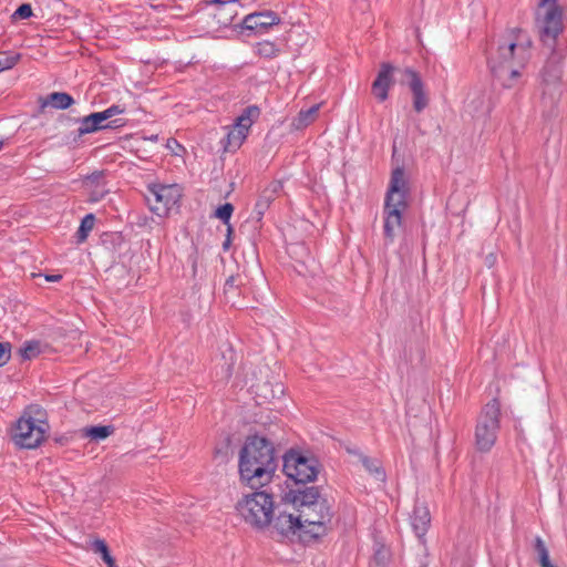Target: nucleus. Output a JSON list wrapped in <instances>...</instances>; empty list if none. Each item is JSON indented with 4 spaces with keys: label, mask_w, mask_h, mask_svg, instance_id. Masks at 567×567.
Here are the masks:
<instances>
[{
    "label": "nucleus",
    "mask_w": 567,
    "mask_h": 567,
    "mask_svg": "<svg viewBox=\"0 0 567 567\" xmlns=\"http://www.w3.org/2000/svg\"><path fill=\"white\" fill-rule=\"evenodd\" d=\"M530 37L520 28H511L494 37L486 50L494 81L504 89L519 85L530 60Z\"/></svg>",
    "instance_id": "nucleus-1"
},
{
    "label": "nucleus",
    "mask_w": 567,
    "mask_h": 567,
    "mask_svg": "<svg viewBox=\"0 0 567 567\" xmlns=\"http://www.w3.org/2000/svg\"><path fill=\"white\" fill-rule=\"evenodd\" d=\"M240 481L254 489L269 484L277 468L275 449L268 440L249 436L239 452Z\"/></svg>",
    "instance_id": "nucleus-2"
},
{
    "label": "nucleus",
    "mask_w": 567,
    "mask_h": 567,
    "mask_svg": "<svg viewBox=\"0 0 567 567\" xmlns=\"http://www.w3.org/2000/svg\"><path fill=\"white\" fill-rule=\"evenodd\" d=\"M406 183L401 167L392 172L384 204L383 234L385 244H392L402 226V214L406 209Z\"/></svg>",
    "instance_id": "nucleus-3"
},
{
    "label": "nucleus",
    "mask_w": 567,
    "mask_h": 567,
    "mask_svg": "<svg viewBox=\"0 0 567 567\" xmlns=\"http://www.w3.org/2000/svg\"><path fill=\"white\" fill-rule=\"evenodd\" d=\"M48 431L45 410L38 404H30L17 421L12 440L22 449H35L44 441Z\"/></svg>",
    "instance_id": "nucleus-4"
},
{
    "label": "nucleus",
    "mask_w": 567,
    "mask_h": 567,
    "mask_svg": "<svg viewBox=\"0 0 567 567\" xmlns=\"http://www.w3.org/2000/svg\"><path fill=\"white\" fill-rule=\"evenodd\" d=\"M563 56L553 52L539 72L542 105L545 112L553 113L563 95Z\"/></svg>",
    "instance_id": "nucleus-5"
},
{
    "label": "nucleus",
    "mask_w": 567,
    "mask_h": 567,
    "mask_svg": "<svg viewBox=\"0 0 567 567\" xmlns=\"http://www.w3.org/2000/svg\"><path fill=\"white\" fill-rule=\"evenodd\" d=\"M300 520V540L308 543L326 536L331 528L332 513L329 503L316 504L315 507L296 509Z\"/></svg>",
    "instance_id": "nucleus-6"
},
{
    "label": "nucleus",
    "mask_w": 567,
    "mask_h": 567,
    "mask_svg": "<svg viewBox=\"0 0 567 567\" xmlns=\"http://www.w3.org/2000/svg\"><path fill=\"white\" fill-rule=\"evenodd\" d=\"M237 509L248 524L262 529L270 525L275 513L272 496L266 491L255 492L246 495L237 504Z\"/></svg>",
    "instance_id": "nucleus-7"
},
{
    "label": "nucleus",
    "mask_w": 567,
    "mask_h": 567,
    "mask_svg": "<svg viewBox=\"0 0 567 567\" xmlns=\"http://www.w3.org/2000/svg\"><path fill=\"white\" fill-rule=\"evenodd\" d=\"M499 402L493 399L484 406L475 429V444L481 452H488L495 444L499 429Z\"/></svg>",
    "instance_id": "nucleus-8"
},
{
    "label": "nucleus",
    "mask_w": 567,
    "mask_h": 567,
    "mask_svg": "<svg viewBox=\"0 0 567 567\" xmlns=\"http://www.w3.org/2000/svg\"><path fill=\"white\" fill-rule=\"evenodd\" d=\"M536 14L542 41L553 47L557 35L563 31L561 11L557 0H540Z\"/></svg>",
    "instance_id": "nucleus-9"
},
{
    "label": "nucleus",
    "mask_w": 567,
    "mask_h": 567,
    "mask_svg": "<svg viewBox=\"0 0 567 567\" xmlns=\"http://www.w3.org/2000/svg\"><path fill=\"white\" fill-rule=\"evenodd\" d=\"M284 472L297 484H306L317 478L318 461L291 450L284 456Z\"/></svg>",
    "instance_id": "nucleus-10"
},
{
    "label": "nucleus",
    "mask_w": 567,
    "mask_h": 567,
    "mask_svg": "<svg viewBox=\"0 0 567 567\" xmlns=\"http://www.w3.org/2000/svg\"><path fill=\"white\" fill-rule=\"evenodd\" d=\"M182 198V189L176 184L152 185L148 187L146 200L150 208L157 216H166L172 209L178 208Z\"/></svg>",
    "instance_id": "nucleus-11"
},
{
    "label": "nucleus",
    "mask_w": 567,
    "mask_h": 567,
    "mask_svg": "<svg viewBox=\"0 0 567 567\" xmlns=\"http://www.w3.org/2000/svg\"><path fill=\"white\" fill-rule=\"evenodd\" d=\"M272 533L287 537L297 535L300 538L301 528L295 505L282 504L275 507L270 525Z\"/></svg>",
    "instance_id": "nucleus-12"
},
{
    "label": "nucleus",
    "mask_w": 567,
    "mask_h": 567,
    "mask_svg": "<svg viewBox=\"0 0 567 567\" xmlns=\"http://www.w3.org/2000/svg\"><path fill=\"white\" fill-rule=\"evenodd\" d=\"M400 83L408 85L413 96V109L415 112L421 113L424 111L430 102L429 95L425 92L424 83L420 74L411 68L402 70V78Z\"/></svg>",
    "instance_id": "nucleus-13"
},
{
    "label": "nucleus",
    "mask_w": 567,
    "mask_h": 567,
    "mask_svg": "<svg viewBox=\"0 0 567 567\" xmlns=\"http://www.w3.org/2000/svg\"><path fill=\"white\" fill-rule=\"evenodd\" d=\"M107 118L102 112L91 113L87 116H84L79 120L80 126L78 128L79 136L94 133L105 128H115L124 125V122L121 118L111 120L106 122Z\"/></svg>",
    "instance_id": "nucleus-14"
},
{
    "label": "nucleus",
    "mask_w": 567,
    "mask_h": 567,
    "mask_svg": "<svg viewBox=\"0 0 567 567\" xmlns=\"http://www.w3.org/2000/svg\"><path fill=\"white\" fill-rule=\"evenodd\" d=\"M396 69L389 62L380 64V70L372 83V94L379 102H384L389 97V90L394 84L393 72Z\"/></svg>",
    "instance_id": "nucleus-15"
},
{
    "label": "nucleus",
    "mask_w": 567,
    "mask_h": 567,
    "mask_svg": "<svg viewBox=\"0 0 567 567\" xmlns=\"http://www.w3.org/2000/svg\"><path fill=\"white\" fill-rule=\"evenodd\" d=\"M282 185L278 181L271 182L267 187L262 189L260 193L254 209V218L257 221H261L265 213L270 207L271 203L276 199L277 195L281 190Z\"/></svg>",
    "instance_id": "nucleus-16"
},
{
    "label": "nucleus",
    "mask_w": 567,
    "mask_h": 567,
    "mask_svg": "<svg viewBox=\"0 0 567 567\" xmlns=\"http://www.w3.org/2000/svg\"><path fill=\"white\" fill-rule=\"evenodd\" d=\"M83 186L90 195V202L93 203L103 199L104 196L109 193V189L105 187L104 173L100 171L87 175L83 179Z\"/></svg>",
    "instance_id": "nucleus-17"
},
{
    "label": "nucleus",
    "mask_w": 567,
    "mask_h": 567,
    "mask_svg": "<svg viewBox=\"0 0 567 567\" xmlns=\"http://www.w3.org/2000/svg\"><path fill=\"white\" fill-rule=\"evenodd\" d=\"M280 22V18L274 11L250 13L244 19V28L248 30L267 29Z\"/></svg>",
    "instance_id": "nucleus-18"
},
{
    "label": "nucleus",
    "mask_w": 567,
    "mask_h": 567,
    "mask_svg": "<svg viewBox=\"0 0 567 567\" xmlns=\"http://www.w3.org/2000/svg\"><path fill=\"white\" fill-rule=\"evenodd\" d=\"M411 525L419 538H422L426 534L431 525V514L425 504L415 503L411 516Z\"/></svg>",
    "instance_id": "nucleus-19"
},
{
    "label": "nucleus",
    "mask_w": 567,
    "mask_h": 567,
    "mask_svg": "<svg viewBox=\"0 0 567 567\" xmlns=\"http://www.w3.org/2000/svg\"><path fill=\"white\" fill-rule=\"evenodd\" d=\"M251 389L257 398L261 400L260 403L270 402L284 395V385L279 382L272 383L270 381L258 382L251 385Z\"/></svg>",
    "instance_id": "nucleus-20"
},
{
    "label": "nucleus",
    "mask_w": 567,
    "mask_h": 567,
    "mask_svg": "<svg viewBox=\"0 0 567 567\" xmlns=\"http://www.w3.org/2000/svg\"><path fill=\"white\" fill-rule=\"evenodd\" d=\"M328 503L327 499L320 497V492L317 486H306L298 489L293 496V504L298 506L297 509L309 506L315 507L316 504Z\"/></svg>",
    "instance_id": "nucleus-21"
},
{
    "label": "nucleus",
    "mask_w": 567,
    "mask_h": 567,
    "mask_svg": "<svg viewBox=\"0 0 567 567\" xmlns=\"http://www.w3.org/2000/svg\"><path fill=\"white\" fill-rule=\"evenodd\" d=\"M320 110V104H315L308 110H300L297 116H295L290 123V126L295 131H301L312 124Z\"/></svg>",
    "instance_id": "nucleus-22"
},
{
    "label": "nucleus",
    "mask_w": 567,
    "mask_h": 567,
    "mask_svg": "<svg viewBox=\"0 0 567 567\" xmlns=\"http://www.w3.org/2000/svg\"><path fill=\"white\" fill-rule=\"evenodd\" d=\"M74 104L73 97L65 92L50 93L42 102V106L50 105L56 110H66Z\"/></svg>",
    "instance_id": "nucleus-23"
},
{
    "label": "nucleus",
    "mask_w": 567,
    "mask_h": 567,
    "mask_svg": "<svg viewBox=\"0 0 567 567\" xmlns=\"http://www.w3.org/2000/svg\"><path fill=\"white\" fill-rule=\"evenodd\" d=\"M260 115V110L256 105L247 106L243 113L236 118L235 124L248 134L249 128Z\"/></svg>",
    "instance_id": "nucleus-24"
},
{
    "label": "nucleus",
    "mask_w": 567,
    "mask_h": 567,
    "mask_svg": "<svg viewBox=\"0 0 567 567\" xmlns=\"http://www.w3.org/2000/svg\"><path fill=\"white\" fill-rule=\"evenodd\" d=\"M247 133L240 127L233 125L226 136L225 148L228 151H235L241 146L247 137Z\"/></svg>",
    "instance_id": "nucleus-25"
},
{
    "label": "nucleus",
    "mask_w": 567,
    "mask_h": 567,
    "mask_svg": "<svg viewBox=\"0 0 567 567\" xmlns=\"http://www.w3.org/2000/svg\"><path fill=\"white\" fill-rule=\"evenodd\" d=\"M114 427L112 425H94L82 429V435L95 441L104 440L113 434Z\"/></svg>",
    "instance_id": "nucleus-26"
},
{
    "label": "nucleus",
    "mask_w": 567,
    "mask_h": 567,
    "mask_svg": "<svg viewBox=\"0 0 567 567\" xmlns=\"http://www.w3.org/2000/svg\"><path fill=\"white\" fill-rule=\"evenodd\" d=\"M355 455H358L360 462L364 466V468L372 475H374L378 480L383 481L385 477V474L383 470L381 468V465L378 460L370 458L367 455H363L360 452H353Z\"/></svg>",
    "instance_id": "nucleus-27"
},
{
    "label": "nucleus",
    "mask_w": 567,
    "mask_h": 567,
    "mask_svg": "<svg viewBox=\"0 0 567 567\" xmlns=\"http://www.w3.org/2000/svg\"><path fill=\"white\" fill-rule=\"evenodd\" d=\"M255 53L261 58L274 59L280 53V49L274 42L262 41L255 45Z\"/></svg>",
    "instance_id": "nucleus-28"
},
{
    "label": "nucleus",
    "mask_w": 567,
    "mask_h": 567,
    "mask_svg": "<svg viewBox=\"0 0 567 567\" xmlns=\"http://www.w3.org/2000/svg\"><path fill=\"white\" fill-rule=\"evenodd\" d=\"M95 224V216L93 214H87L82 220L81 225L75 234L76 241L82 244L86 240L90 231L93 229Z\"/></svg>",
    "instance_id": "nucleus-29"
},
{
    "label": "nucleus",
    "mask_w": 567,
    "mask_h": 567,
    "mask_svg": "<svg viewBox=\"0 0 567 567\" xmlns=\"http://www.w3.org/2000/svg\"><path fill=\"white\" fill-rule=\"evenodd\" d=\"M390 558V550L383 544L375 543L373 560L377 565H384Z\"/></svg>",
    "instance_id": "nucleus-30"
},
{
    "label": "nucleus",
    "mask_w": 567,
    "mask_h": 567,
    "mask_svg": "<svg viewBox=\"0 0 567 567\" xmlns=\"http://www.w3.org/2000/svg\"><path fill=\"white\" fill-rule=\"evenodd\" d=\"M234 212V206L230 203H226L219 206L215 212V217L219 218L225 225H230L229 220Z\"/></svg>",
    "instance_id": "nucleus-31"
},
{
    "label": "nucleus",
    "mask_w": 567,
    "mask_h": 567,
    "mask_svg": "<svg viewBox=\"0 0 567 567\" xmlns=\"http://www.w3.org/2000/svg\"><path fill=\"white\" fill-rule=\"evenodd\" d=\"M40 353V343L37 341L28 342L20 349V354L23 359L35 358Z\"/></svg>",
    "instance_id": "nucleus-32"
},
{
    "label": "nucleus",
    "mask_w": 567,
    "mask_h": 567,
    "mask_svg": "<svg viewBox=\"0 0 567 567\" xmlns=\"http://www.w3.org/2000/svg\"><path fill=\"white\" fill-rule=\"evenodd\" d=\"M241 278L239 275L237 276H229L227 279H226V282L224 285V293L225 296H234L235 295V291L236 289H238V287L241 285Z\"/></svg>",
    "instance_id": "nucleus-33"
},
{
    "label": "nucleus",
    "mask_w": 567,
    "mask_h": 567,
    "mask_svg": "<svg viewBox=\"0 0 567 567\" xmlns=\"http://www.w3.org/2000/svg\"><path fill=\"white\" fill-rule=\"evenodd\" d=\"M19 53H10L0 56V72L13 68L20 60Z\"/></svg>",
    "instance_id": "nucleus-34"
},
{
    "label": "nucleus",
    "mask_w": 567,
    "mask_h": 567,
    "mask_svg": "<svg viewBox=\"0 0 567 567\" xmlns=\"http://www.w3.org/2000/svg\"><path fill=\"white\" fill-rule=\"evenodd\" d=\"M32 16V8L28 3H22L19 6V8L14 11L12 18L14 19H28Z\"/></svg>",
    "instance_id": "nucleus-35"
},
{
    "label": "nucleus",
    "mask_w": 567,
    "mask_h": 567,
    "mask_svg": "<svg viewBox=\"0 0 567 567\" xmlns=\"http://www.w3.org/2000/svg\"><path fill=\"white\" fill-rule=\"evenodd\" d=\"M11 357V344L9 342H0V367H3Z\"/></svg>",
    "instance_id": "nucleus-36"
},
{
    "label": "nucleus",
    "mask_w": 567,
    "mask_h": 567,
    "mask_svg": "<svg viewBox=\"0 0 567 567\" xmlns=\"http://www.w3.org/2000/svg\"><path fill=\"white\" fill-rule=\"evenodd\" d=\"M534 550L537 554V558L548 554V549L539 536H537L534 540Z\"/></svg>",
    "instance_id": "nucleus-37"
},
{
    "label": "nucleus",
    "mask_w": 567,
    "mask_h": 567,
    "mask_svg": "<svg viewBox=\"0 0 567 567\" xmlns=\"http://www.w3.org/2000/svg\"><path fill=\"white\" fill-rule=\"evenodd\" d=\"M92 548L95 553L101 554L102 557L110 553L106 543L102 539L94 540L92 544Z\"/></svg>",
    "instance_id": "nucleus-38"
},
{
    "label": "nucleus",
    "mask_w": 567,
    "mask_h": 567,
    "mask_svg": "<svg viewBox=\"0 0 567 567\" xmlns=\"http://www.w3.org/2000/svg\"><path fill=\"white\" fill-rule=\"evenodd\" d=\"M123 112L124 109H122L120 105H112L103 111L107 120H111L113 116L122 114Z\"/></svg>",
    "instance_id": "nucleus-39"
},
{
    "label": "nucleus",
    "mask_w": 567,
    "mask_h": 567,
    "mask_svg": "<svg viewBox=\"0 0 567 567\" xmlns=\"http://www.w3.org/2000/svg\"><path fill=\"white\" fill-rule=\"evenodd\" d=\"M231 233H233V227L230 225H228V227H227V238H226V240L223 244V247H224L225 250H227L229 248V246H230V235H231Z\"/></svg>",
    "instance_id": "nucleus-40"
},
{
    "label": "nucleus",
    "mask_w": 567,
    "mask_h": 567,
    "mask_svg": "<svg viewBox=\"0 0 567 567\" xmlns=\"http://www.w3.org/2000/svg\"><path fill=\"white\" fill-rule=\"evenodd\" d=\"M537 560H538L540 567H545V566L551 564V561L549 559V553L544 556L538 557Z\"/></svg>",
    "instance_id": "nucleus-41"
},
{
    "label": "nucleus",
    "mask_w": 567,
    "mask_h": 567,
    "mask_svg": "<svg viewBox=\"0 0 567 567\" xmlns=\"http://www.w3.org/2000/svg\"><path fill=\"white\" fill-rule=\"evenodd\" d=\"M102 559L107 565V567H115V560L110 553L103 556Z\"/></svg>",
    "instance_id": "nucleus-42"
},
{
    "label": "nucleus",
    "mask_w": 567,
    "mask_h": 567,
    "mask_svg": "<svg viewBox=\"0 0 567 567\" xmlns=\"http://www.w3.org/2000/svg\"><path fill=\"white\" fill-rule=\"evenodd\" d=\"M62 278L61 275H47L45 276V280L47 281H51V282H56V281H60Z\"/></svg>",
    "instance_id": "nucleus-43"
},
{
    "label": "nucleus",
    "mask_w": 567,
    "mask_h": 567,
    "mask_svg": "<svg viewBox=\"0 0 567 567\" xmlns=\"http://www.w3.org/2000/svg\"><path fill=\"white\" fill-rule=\"evenodd\" d=\"M236 0H210L212 3L216 4H227V3H234Z\"/></svg>",
    "instance_id": "nucleus-44"
},
{
    "label": "nucleus",
    "mask_w": 567,
    "mask_h": 567,
    "mask_svg": "<svg viewBox=\"0 0 567 567\" xmlns=\"http://www.w3.org/2000/svg\"><path fill=\"white\" fill-rule=\"evenodd\" d=\"M175 144H176L178 147H182V146L177 143V141H175V140H174V144H172V147H175Z\"/></svg>",
    "instance_id": "nucleus-45"
},
{
    "label": "nucleus",
    "mask_w": 567,
    "mask_h": 567,
    "mask_svg": "<svg viewBox=\"0 0 567 567\" xmlns=\"http://www.w3.org/2000/svg\"><path fill=\"white\" fill-rule=\"evenodd\" d=\"M175 144H176L178 147H182V146L177 143V141H175V140H174V144H172V147H175Z\"/></svg>",
    "instance_id": "nucleus-46"
}]
</instances>
